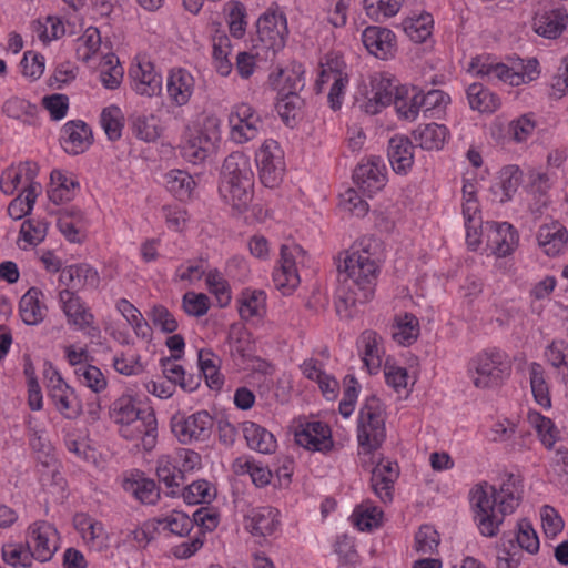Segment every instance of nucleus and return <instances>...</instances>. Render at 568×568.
Here are the masks:
<instances>
[{"label":"nucleus","instance_id":"a211bd4d","mask_svg":"<svg viewBox=\"0 0 568 568\" xmlns=\"http://www.w3.org/2000/svg\"><path fill=\"white\" fill-rule=\"evenodd\" d=\"M379 158H372L367 163L359 164L353 174L355 183L365 192L373 193L385 185L386 175L383 172Z\"/></svg>","mask_w":568,"mask_h":568},{"label":"nucleus","instance_id":"c85d7f7f","mask_svg":"<svg viewBox=\"0 0 568 568\" xmlns=\"http://www.w3.org/2000/svg\"><path fill=\"white\" fill-rule=\"evenodd\" d=\"M230 354L233 358H240L241 364L254 359L255 345L251 333L245 328L232 331L227 337Z\"/></svg>","mask_w":568,"mask_h":568},{"label":"nucleus","instance_id":"bb28decb","mask_svg":"<svg viewBox=\"0 0 568 568\" xmlns=\"http://www.w3.org/2000/svg\"><path fill=\"white\" fill-rule=\"evenodd\" d=\"M489 227L493 231L490 236L491 243L495 245V253L504 257L510 254L518 244V234L514 226L509 223H489Z\"/></svg>","mask_w":568,"mask_h":568},{"label":"nucleus","instance_id":"4c0bfd02","mask_svg":"<svg viewBox=\"0 0 568 568\" xmlns=\"http://www.w3.org/2000/svg\"><path fill=\"white\" fill-rule=\"evenodd\" d=\"M132 129L135 136L145 142L160 138L162 129L154 115H136L132 118Z\"/></svg>","mask_w":568,"mask_h":568},{"label":"nucleus","instance_id":"bf43d9fd","mask_svg":"<svg viewBox=\"0 0 568 568\" xmlns=\"http://www.w3.org/2000/svg\"><path fill=\"white\" fill-rule=\"evenodd\" d=\"M230 40L226 36L219 37L213 43V59L217 72L225 77L232 70V63L227 59Z\"/></svg>","mask_w":568,"mask_h":568},{"label":"nucleus","instance_id":"72a5a7b5","mask_svg":"<svg viewBox=\"0 0 568 568\" xmlns=\"http://www.w3.org/2000/svg\"><path fill=\"white\" fill-rule=\"evenodd\" d=\"M467 98L473 110L494 112L500 104L498 97L480 83H473L467 89Z\"/></svg>","mask_w":568,"mask_h":568},{"label":"nucleus","instance_id":"ea45409f","mask_svg":"<svg viewBox=\"0 0 568 568\" xmlns=\"http://www.w3.org/2000/svg\"><path fill=\"white\" fill-rule=\"evenodd\" d=\"M531 392L536 402L545 407L551 406L548 386L544 377V369L540 364L532 363L529 369Z\"/></svg>","mask_w":568,"mask_h":568},{"label":"nucleus","instance_id":"f257e3e1","mask_svg":"<svg viewBox=\"0 0 568 568\" xmlns=\"http://www.w3.org/2000/svg\"><path fill=\"white\" fill-rule=\"evenodd\" d=\"M359 248L347 253L343 262L337 265L336 312L339 315L351 316L348 310L357 303L368 302L375 292L379 266L376 263L373 247L376 241L364 239Z\"/></svg>","mask_w":568,"mask_h":568},{"label":"nucleus","instance_id":"680f3d73","mask_svg":"<svg viewBox=\"0 0 568 568\" xmlns=\"http://www.w3.org/2000/svg\"><path fill=\"white\" fill-rule=\"evenodd\" d=\"M302 105L303 99L298 93H290L287 95L277 93L276 110L285 123H288L290 119H295Z\"/></svg>","mask_w":568,"mask_h":568},{"label":"nucleus","instance_id":"37998d69","mask_svg":"<svg viewBox=\"0 0 568 568\" xmlns=\"http://www.w3.org/2000/svg\"><path fill=\"white\" fill-rule=\"evenodd\" d=\"M419 335L418 320L415 315L406 313L399 320L396 331L393 332V338L400 345H410Z\"/></svg>","mask_w":568,"mask_h":568},{"label":"nucleus","instance_id":"a18cd8bd","mask_svg":"<svg viewBox=\"0 0 568 568\" xmlns=\"http://www.w3.org/2000/svg\"><path fill=\"white\" fill-rule=\"evenodd\" d=\"M517 549L526 550L529 554H537L539 550V538L527 519H521L517 524L516 532Z\"/></svg>","mask_w":568,"mask_h":568},{"label":"nucleus","instance_id":"6ab92c4d","mask_svg":"<svg viewBox=\"0 0 568 568\" xmlns=\"http://www.w3.org/2000/svg\"><path fill=\"white\" fill-rule=\"evenodd\" d=\"M181 358V354H173L172 357L161 359V366L165 378L179 385L185 392H194L201 385V374H186L183 366L175 361Z\"/></svg>","mask_w":568,"mask_h":568},{"label":"nucleus","instance_id":"603ef678","mask_svg":"<svg viewBox=\"0 0 568 568\" xmlns=\"http://www.w3.org/2000/svg\"><path fill=\"white\" fill-rule=\"evenodd\" d=\"M48 225L43 220H26L20 227V237L29 245L37 246L45 239Z\"/></svg>","mask_w":568,"mask_h":568},{"label":"nucleus","instance_id":"09e8293b","mask_svg":"<svg viewBox=\"0 0 568 568\" xmlns=\"http://www.w3.org/2000/svg\"><path fill=\"white\" fill-rule=\"evenodd\" d=\"M215 497V490L209 481L196 480L184 488L183 498L190 505L210 503Z\"/></svg>","mask_w":568,"mask_h":568},{"label":"nucleus","instance_id":"2eb2a0df","mask_svg":"<svg viewBox=\"0 0 568 568\" xmlns=\"http://www.w3.org/2000/svg\"><path fill=\"white\" fill-rule=\"evenodd\" d=\"M92 143V132L83 121H70L62 128L61 144L69 154L83 153Z\"/></svg>","mask_w":568,"mask_h":568},{"label":"nucleus","instance_id":"9b49d317","mask_svg":"<svg viewBox=\"0 0 568 568\" xmlns=\"http://www.w3.org/2000/svg\"><path fill=\"white\" fill-rule=\"evenodd\" d=\"M158 422L152 410H144L134 422L121 427V436L128 440L141 439L143 448L151 450L156 443Z\"/></svg>","mask_w":568,"mask_h":568},{"label":"nucleus","instance_id":"4d7b16f0","mask_svg":"<svg viewBox=\"0 0 568 568\" xmlns=\"http://www.w3.org/2000/svg\"><path fill=\"white\" fill-rule=\"evenodd\" d=\"M265 294L263 292H251L244 294L240 306V316L250 320L254 316H262L264 313Z\"/></svg>","mask_w":568,"mask_h":568},{"label":"nucleus","instance_id":"ddd939ff","mask_svg":"<svg viewBox=\"0 0 568 568\" xmlns=\"http://www.w3.org/2000/svg\"><path fill=\"white\" fill-rule=\"evenodd\" d=\"M372 469L371 484L374 493L383 503H389L393 499L394 481L398 477L397 465L392 462H384L379 458Z\"/></svg>","mask_w":568,"mask_h":568},{"label":"nucleus","instance_id":"0e129e2a","mask_svg":"<svg viewBox=\"0 0 568 568\" xmlns=\"http://www.w3.org/2000/svg\"><path fill=\"white\" fill-rule=\"evenodd\" d=\"M355 516V525L359 530H371L374 527H377L381 523L383 511L378 509L376 506L364 507V505L359 506L358 509L354 513Z\"/></svg>","mask_w":568,"mask_h":568},{"label":"nucleus","instance_id":"58836bf2","mask_svg":"<svg viewBox=\"0 0 568 568\" xmlns=\"http://www.w3.org/2000/svg\"><path fill=\"white\" fill-rule=\"evenodd\" d=\"M37 185L26 187L23 193L13 199L8 205V214L13 220H21L29 215L37 201Z\"/></svg>","mask_w":568,"mask_h":568},{"label":"nucleus","instance_id":"1a4fd4ad","mask_svg":"<svg viewBox=\"0 0 568 568\" xmlns=\"http://www.w3.org/2000/svg\"><path fill=\"white\" fill-rule=\"evenodd\" d=\"M231 136L237 143H244L257 136L261 119L251 105L241 103L229 115Z\"/></svg>","mask_w":568,"mask_h":568},{"label":"nucleus","instance_id":"f8f14e48","mask_svg":"<svg viewBox=\"0 0 568 568\" xmlns=\"http://www.w3.org/2000/svg\"><path fill=\"white\" fill-rule=\"evenodd\" d=\"M362 41L371 54L382 60L393 57L396 51L395 34L387 28L367 27L363 31Z\"/></svg>","mask_w":568,"mask_h":568},{"label":"nucleus","instance_id":"c9c22d12","mask_svg":"<svg viewBox=\"0 0 568 568\" xmlns=\"http://www.w3.org/2000/svg\"><path fill=\"white\" fill-rule=\"evenodd\" d=\"M124 490L132 493L141 503L153 505L160 498V491L155 481L152 479H125L123 481Z\"/></svg>","mask_w":568,"mask_h":568},{"label":"nucleus","instance_id":"6e6552de","mask_svg":"<svg viewBox=\"0 0 568 568\" xmlns=\"http://www.w3.org/2000/svg\"><path fill=\"white\" fill-rule=\"evenodd\" d=\"M261 182L270 189L276 187L284 174V162L276 141H265L256 153Z\"/></svg>","mask_w":568,"mask_h":568},{"label":"nucleus","instance_id":"4468645a","mask_svg":"<svg viewBox=\"0 0 568 568\" xmlns=\"http://www.w3.org/2000/svg\"><path fill=\"white\" fill-rule=\"evenodd\" d=\"M372 97L365 105V111L376 114L381 108L394 102L395 95L399 94L397 85L390 78L385 74L377 73L371 78Z\"/></svg>","mask_w":568,"mask_h":568},{"label":"nucleus","instance_id":"5701e85b","mask_svg":"<svg viewBox=\"0 0 568 568\" xmlns=\"http://www.w3.org/2000/svg\"><path fill=\"white\" fill-rule=\"evenodd\" d=\"M304 68L301 63H292L285 69H280L276 75H271L277 93L287 95L298 93L305 85Z\"/></svg>","mask_w":568,"mask_h":568},{"label":"nucleus","instance_id":"49530a36","mask_svg":"<svg viewBox=\"0 0 568 568\" xmlns=\"http://www.w3.org/2000/svg\"><path fill=\"white\" fill-rule=\"evenodd\" d=\"M154 523L178 536L187 535L193 528V520L182 511H172V514L166 517L154 519Z\"/></svg>","mask_w":568,"mask_h":568},{"label":"nucleus","instance_id":"5fc2aeb1","mask_svg":"<svg viewBox=\"0 0 568 568\" xmlns=\"http://www.w3.org/2000/svg\"><path fill=\"white\" fill-rule=\"evenodd\" d=\"M104 67L100 72V80L105 89L114 90L119 88L123 78V69L119 65V60L114 54L106 55Z\"/></svg>","mask_w":568,"mask_h":568},{"label":"nucleus","instance_id":"a878e982","mask_svg":"<svg viewBox=\"0 0 568 568\" xmlns=\"http://www.w3.org/2000/svg\"><path fill=\"white\" fill-rule=\"evenodd\" d=\"M537 240L548 256H556L566 246L568 232L559 224L544 225L538 231Z\"/></svg>","mask_w":568,"mask_h":568},{"label":"nucleus","instance_id":"412c9836","mask_svg":"<svg viewBox=\"0 0 568 568\" xmlns=\"http://www.w3.org/2000/svg\"><path fill=\"white\" fill-rule=\"evenodd\" d=\"M414 146L405 135H395L388 142V159L396 173H406L414 163Z\"/></svg>","mask_w":568,"mask_h":568},{"label":"nucleus","instance_id":"de8ad7c7","mask_svg":"<svg viewBox=\"0 0 568 568\" xmlns=\"http://www.w3.org/2000/svg\"><path fill=\"white\" fill-rule=\"evenodd\" d=\"M78 41L77 57L79 60L88 62L101 45L100 31L97 28L90 27Z\"/></svg>","mask_w":568,"mask_h":568},{"label":"nucleus","instance_id":"8fccbe9b","mask_svg":"<svg viewBox=\"0 0 568 568\" xmlns=\"http://www.w3.org/2000/svg\"><path fill=\"white\" fill-rule=\"evenodd\" d=\"M61 388L51 394L57 409L69 419H74L81 414V406L77 400L73 392L70 389L67 393H61Z\"/></svg>","mask_w":568,"mask_h":568},{"label":"nucleus","instance_id":"7ed1b4c3","mask_svg":"<svg viewBox=\"0 0 568 568\" xmlns=\"http://www.w3.org/2000/svg\"><path fill=\"white\" fill-rule=\"evenodd\" d=\"M254 174L250 159L242 152L229 154L221 169L220 193L239 211L244 210L252 199Z\"/></svg>","mask_w":568,"mask_h":568},{"label":"nucleus","instance_id":"aec40b11","mask_svg":"<svg viewBox=\"0 0 568 568\" xmlns=\"http://www.w3.org/2000/svg\"><path fill=\"white\" fill-rule=\"evenodd\" d=\"M568 13L564 8L544 11L534 18V29L541 37L556 39L566 29Z\"/></svg>","mask_w":568,"mask_h":568},{"label":"nucleus","instance_id":"69168bd1","mask_svg":"<svg viewBox=\"0 0 568 568\" xmlns=\"http://www.w3.org/2000/svg\"><path fill=\"white\" fill-rule=\"evenodd\" d=\"M206 284L211 293H213L221 306H225L231 301L230 291L225 280L222 275L215 270L211 271L206 275Z\"/></svg>","mask_w":568,"mask_h":568},{"label":"nucleus","instance_id":"dca6fc26","mask_svg":"<svg viewBox=\"0 0 568 568\" xmlns=\"http://www.w3.org/2000/svg\"><path fill=\"white\" fill-rule=\"evenodd\" d=\"M295 442L302 447L324 452L331 449V429L321 422L307 423L301 430L295 432Z\"/></svg>","mask_w":568,"mask_h":568},{"label":"nucleus","instance_id":"e2e57ef3","mask_svg":"<svg viewBox=\"0 0 568 568\" xmlns=\"http://www.w3.org/2000/svg\"><path fill=\"white\" fill-rule=\"evenodd\" d=\"M183 310L190 316L201 317L209 311V297L203 293L187 292L182 298Z\"/></svg>","mask_w":568,"mask_h":568},{"label":"nucleus","instance_id":"39448f33","mask_svg":"<svg viewBox=\"0 0 568 568\" xmlns=\"http://www.w3.org/2000/svg\"><path fill=\"white\" fill-rule=\"evenodd\" d=\"M468 373L477 388L498 386L510 373V365L500 352H483L468 365Z\"/></svg>","mask_w":568,"mask_h":568},{"label":"nucleus","instance_id":"f3484780","mask_svg":"<svg viewBox=\"0 0 568 568\" xmlns=\"http://www.w3.org/2000/svg\"><path fill=\"white\" fill-rule=\"evenodd\" d=\"M129 74L136 93L153 97L161 92L162 79L155 73L154 67L150 61H140L131 68Z\"/></svg>","mask_w":568,"mask_h":568},{"label":"nucleus","instance_id":"79ce46f5","mask_svg":"<svg viewBox=\"0 0 568 568\" xmlns=\"http://www.w3.org/2000/svg\"><path fill=\"white\" fill-rule=\"evenodd\" d=\"M362 341L365 344L363 361L369 374H375L382 365L378 349V336L374 331H365L362 334Z\"/></svg>","mask_w":568,"mask_h":568},{"label":"nucleus","instance_id":"c756f323","mask_svg":"<svg viewBox=\"0 0 568 568\" xmlns=\"http://www.w3.org/2000/svg\"><path fill=\"white\" fill-rule=\"evenodd\" d=\"M413 136L422 149L428 151L439 150L445 143L447 129L437 123H429L414 130Z\"/></svg>","mask_w":568,"mask_h":568},{"label":"nucleus","instance_id":"423d86ee","mask_svg":"<svg viewBox=\"0 0 568 568\" xmlns=\"http://www.w3.org/2000/svg\"><path fill=\"white\" fill-rule=\"evenodd\" d=\"M213 425V418L206 410H200L189 416L178 413L171 418L172 433L183 445L207 440Z\"/></svg>","mask_w":568,"mask_h":568},{"label":"nucleus","instance_id":"774afa93","mask_svg":"<svg viewBox=\"0 0 568 568\" xmlns=\"http://www.w3.org/2000/svg\"><path fill=\"white\" fill-rule=\"evenodd\" d=\"M22 72L33 80L39 79L44 71V58L40 53L27 51L21 60Z\"/></svg>","mask_w":568,"mask_h":568},{"label":"nucleus","instance_id":"3c124183","mask_svg":"<svg viewBox=\"0 0 568 568\" xmlns=\"http://www.w3.org/2000/svg\"><path fill=\"white\" fill-rule=\"evenodd\" d=\"M499 179L504 192L501 202L509 201L521 183L523 172L517 165H507L501 169Z\"/></svg>","mask_w":568,"mask_h":568},{"label":"nucleus","instance_id":"393cba45","mask_svg":"<svg viewBox=\"0 0 568 568\" xmlns=\"http://www.w3.org/2000/svg\"><path fill=\"white\" fill-rule=\"evenodd\" d=\"M277 511L270 507L253 509L245 517V528L254 536H266L276 528Z\"/></svg>","mask_w":568,"mask_h":568},{"label":"nucleus","instance_id":"4be33fe9","mask_svg":"<svg viewBox=\"0 0 568 568\" xmlns=\"http://www.w3.org/2000/svg\"><path fill=\"white\" fill-rule=\"evenodd\" d=\"M31 534L34 540L33 557L40 561H48L57 550L53 538L57 535L55 528L45 523H34L31 527Z\"/></svg>","mask_w":568,"mask_h":568},{"label":"nucleus","instance_id":"c03bdc74","mask_svg":"<svg viewBox=\"0 0 568 568\" xmlns=\"http://www.w3.org/2000/svg\"><path fill=\"white\" fill-rule=\"evenodd\" d=\"M2 558L12 567H30L34 557L28 546L8 544L2 547Z\"/></svg>","mask_w":568,"mask_h":568},{"label":"nucleus","instance_id":"864d4df0","mask_svg":"<svg viewBox=\"0 0 568 568\" xmlns=\"http://www.w3.org/2000/svg\"><path fill=\"white\" fill-rule=\"evenodd\" d=\"M500 541L496 568H518L521 560V552L517 549L514 539H506L504 535Z\"/></svg>","mask_w":568,"mask_h":568},{"label":"nucleus","instance_id":"052dcab7","mask_svg":"<svg viewBox=\"0 0 568 568\" xmlns=\"http://www.w3.org/2000/svg\"><path fill=\"white\" fill-rule=\"evenodd\" d=\"M149 316L152 324L163 333H174L179 327L174 315L163 305H154Z\"/></svg>","mask_w":568,"mask_h":568},{"label":"nucleus","instance_id":"b1692460","mask_svg":"<svg viewBox=\"0 0 568 568\" xmlns=\"http://www.w3.org/2000/svg\"><path fill=\"white\" fill-rule=\"evenodd\" d=\"M242 432L247 446L261 454H272L276 449V439L266 428L254 422H244Z\"/></svg>","mask_w":568,"mask_h":568},{"label":"nucleus","instance_id":"13d9d810","mask_svg":"<svg viewBox=\"0 0 568 568\" xmlns=\"http://www.w3.org/2000/svg\"><path fill=\"white\" fill-rule=\"evenodd\" d=\"M529 422L541 437L542 444L550 448L556 442V428L551 419L535 412L529 414Z\"/></svg>","mask_w":568,"mask_h":568},{"label":"nucleus","instance_id":"e433bc0d","mask_svg":"<svg viewBox=\"0 0 568 568\" xmlns=\"http://www.w3.org/2000/svg\"><path fill=\"white\" fill-rule=\"evenodd\" d=\"M433 18L429 13L416 18H406L403 21V30L416 43L424 42L430 34Z\"/></svg>","mask_w":568,"mask_h":568},{"label":"nucleus","instance_id":"f03ea898","mask_svg":"<svg viewBox=\"0 0 568 568\" xmlns=\"http://www.w3.org/2000/svg\"><path fill=\"white\" fill-rule=\"evenodd\" d=\"M516 483L515 476L509 474L499 489L487 481L478 483L471 488L469 498L477 527L483 536H497L505 516L513 514L518 507Z\"/></svg>","mask_w":568,"mask_h":568},{"label":"nucleus","instance_id":"20e7f679","mask_svg":"<svg viewBox=\"0 0 568 568\" xmlns=\"http://www.w3.org/2000/svg\"><path fill=\"white\" fill-rule=\"evenodd\" d=\"M384 410L376 396L367 397L361 408L357 439L361 448L359 454L371 455L377 450L386 438Z\"/></svg>","mask_w":568,"mask_h":568},{"label":"nucleus","instance_id":"7c9ffc66","mask_svg":"<svg viewBox=\"0 0 568 568\" xmlns=\"http://www.w3.org/2000/svg\"><path fill=\"white\" fill-rule=\"evenodd\" d=\"M166 190L180 201H186L195 186L194 179L185 171L172 170L164 175Z\"/></svg>","mask_w":568,"mask_h":568},{"label":"nucleus","instance_id":"338daca9","mask_svg":"<svg viewBox=\"0 0 568 568\" xmlns=\"http://www.w3.org/2000/svg\"><path fill=\"white\" fill-rule=\"evenodd\" d=\"M77 373L82 377V382L94 393H99L106 387V379L104 375L95 366L88 365L80 367Z\"/></svg>","mask_w":568,"mask_h":568},{"label":"nucleus","instance_id":"473e14b6","mask_svg":"<svg viewBox=\"0 0 568 568\" xmlns=\"http://www.w3.org/2000/svg\"><path fill=\"white\" fill-rule=\"evenodd\" d=\"M40 295L41 291L31 287L20 300V315L27 325H36L44 318V312L39 301Z\"/></svg>","mask_w":568,"mask_h":568},{"label":"nucleus","instance_id":"cd10ccee","mask_svg":"<svg viewBox=\"0 0 568 568\" xmlns=\"http://www.w3.org/2000/svg\"><path fill=\"white\" fill-rule=\"evenodd\" d=\"M166 91L176 105H184L192 94V77L183 70L171 71Z\"/></svg>","mask_w":568,"mask_h":568},{"label":"nucleus","instance_id":"a19ab883","mask_svg":"<svg viewBox=\"0 0 568 568\" xmlns=\"http://www.w3.org/2000/svg\"><path fill=\"white\" fill-rule=\"evenodd\" d=\"M101 126L111 141H116L121 138L123 129V114L116 105H111L103 109L101 113Z\"/></svg>","mask_w":568,"mask_h":568},{"label":"nucleus","instance_id":"2f4dec72","mask_svg":"<svg viewBox=\"0 0 568 568\" xmlns=\"http://www.w3.org/2000/svg\"><path fill=\"white\" fill-rule=\"evenodd\" d=\"M60 282L65 286H75L78 283L79 285L90 284L95 287L99 284V275L89 264L70 265L62 270Z\"/></svg>","mask_w":568,"mask_h":568},{"label":"nucleus","instance_id":"9d476101","mask_svg":"<svg viewBox=\"0 0 568 568\" xmlns=\"http://www.w3.org/2000/svg\"><path fill=\"white\" fill-rule=\"evenodd\" d=\"M60 301L63 304V312L69 323L78 326L79 329H87V334L92 338L100 336V329L92 325L93 315L83 306L73 292L69 290L61 291Z\"/></svg>","mask_w":568,"mask_h":568},{"label":"nucleus","instance_id":"0eeeda50","mask_svg":"<svg viewBox=\"0 0 568 568\" xmlns=\"http://www.w3.org/2000/svg\"><path fill=\"white\" fill-rule=\"evenodd\" d=\"M256 28L257 38L254 41H258L264 49L276 52L284 47L287 36V21L284 13L276 11L263 13L256 22Z\"/></svg>","mask_w":568,"mask_h":568},{"label":"nucleus","instance_id":"6e6d98bb","mask_svg":"<svg viewBox=\"0 0 568 568\" xmlns=\"http://www.w3.org/2000/svg\"><path fill=\"white\" fill-rule=\"evenodd\" d=\"M439 545V534L429 525L419 527L415 536V549L422 554H434Z\"/></svg>","mask_w":568,"mask_h":568},{"label":"nucleus","instance_id":"f704fd0d","mask_svg":"<svg viewBox=\"0 0 568 568\" xmlns=\"http://www.w3.org/2000/svg\"><path fill=\"white\" fill-rule=\"evenodd\" d=\"M143 412L144 410H140L135 407L131 396L123 395L112 403L110 417L114 423L121 425V427H125L131 422H134Z\"/></svg>","mask_w":568,"mask_h":568}]
</instances>
